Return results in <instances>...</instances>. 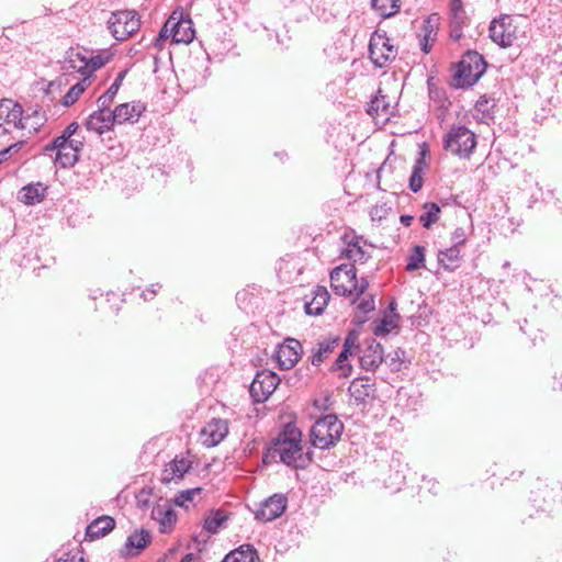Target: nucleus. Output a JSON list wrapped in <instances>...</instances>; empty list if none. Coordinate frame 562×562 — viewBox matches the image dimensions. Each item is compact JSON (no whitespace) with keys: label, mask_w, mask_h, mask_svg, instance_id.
<instances>
[{"label":"nucleus","mask_w":562,"mask_h":562,"mask_svg":"<svg viewBox=\"0 0 562 562\" xmlns=\"http://www.w3.org/2000/svg\"><path fill=\"white\" fill-rule=\"evenodd\" d=\"M488 64L484 56L473 49L463 53L461 59L453 65L454 74L451 86L464 89L474 86L485 74Z\"/></svg>","instance_id":"nucleus-1"},{"label":"nucleus","mask_w":562,"mask_h":562,"mask_svg":"<svg viewBox=\"0 0 562 562\" xmlns=\"http://www.w3.org/2000/svg\"><path fill=\"white\" fill-rule=\"evenodd\" d=\"M344 424L335 414H327L315 420L311 428V443L313 447L329 450L339 441Z\"/></svg>","instance_id":"nucleus-2"},{"label":"nucleus","mask_w":562,"mask_h":562,"mask_svg":"<svg viewBox=\"0 0 562 562\" xmlns=\"http://www.w3.org/2000/svg\"><path fill=\"white\" fill-rule=\"evenodd\" d=\"M476 145L475 133L464 125H452L442 138L443 149L462 159H469Z\"/></svg>","instance_id":"nucleus-3"},{"label":"nucleus","mask_w":562,"mask_h":562,"mask_svg":"<svg viewBox=\"0 0 562 562\" xmlns=\"http://www.w3.org/2000/svg\"><path fill=\"white\" fill-rule=\"evenodd\" d=\"M368 53L376 68H384L395 59L397 49L391 44L385 31L376 30L371 34Z\"/></svg>","instance_id":"nucleus-4"},{"label":"nucleus","mask_w":562,"mask_h":562,"mask_svg":"<svg viewBox=\"0 0 562 562\" xmlns=\"http://www.w3.org/2000/svg\"><path fill=\"white\" fill-rule=\"evenodd\" d=\"M109 29L117 41H125L139 30L140 21L135 10H124L112 13Z\"/></svg>","instance_id":"nucleus-5"},{"label":"nucleus","mask_w":562,"mask_h":562,"mask_svg":"<svg viewBox=\"0 0 562 562\" xmlns=\"http://www.w3.org/2000/svg\"><path fill=\"white\" fill-rule=\"evenodd\" d=\"M211 58L204 50H200L194 55H191L186 68L182 69L183 75L188 78L192 87L203 86L210 72Z\"/></svg>","instance_id":"nucleus-6"},{"label":"nucleus","mask_w":562,"mask_h":562,"mask_svg":"<svg viewBox=\"0 0 562 562\" xmlns=\"http://www.w3.org/2000/svg\"><path fill=\"white\" fill-rule=\"evenodd\" d=\"M280 383L278 374L270 370L258 371L250 386L249 393L255 403L266 402Z\"/></svg>","instance_id":"nucleus-7"},{"label":"nucleus","mask_w":562,"mask_h":562,"mask_svg":"<svg viewBox=\"0 0 562 562\" xmlns=\"http://www.w3.org/2000/svg\"><path fill=\"white\" fill-rule=\"evenodd\" d=\"M22 123V105L11 99L0 100V136L11 133L12 128L20 130Z\"/></svg>","instance_id":"nucleus-8"},{"label":"nucleus","mask_w":562,"mask_h":562,"mask_svg":"<svg viewBox=\"0 0 562 562\" xmlns=\"http://www.w3.org/2000/svg\"><path fill=\"white\" fill-rule=\"evenodd\" d=\"M348 394L353 400L356 406L366 408L369 401L376 397V387L373 378L369 375L355 378L348 386Z\"/></svg>","instance_id":"nucleus-9"},{"label":"nucleus","mask_w":562,"mask_h":562,"mask_svg":"<svg viewBox=\"0 0 562 562\" xmlns=\"http://www.w3.org/2000/svg\"><path fill=\"white\" fill-rule=\"evenodd\" d=\"M488 33L490 38L502 48L510 47L516 38L510 15L503 14L498 19H494L488 27Z\"/></svg>","instance_id":"nucleus-10"},{"label":"nucleus","mask_w":562,"mask_h":562,"mask_svg":"<svg viewBox=\"0 0 562 562\" xmlns=\"http://www.w3.org/2000/svg\"><path fill=\"white\" fill-rule=\"evenodd\" d=\"M288 507V497L282 493H276L262 501L255 512V518L262 522H269L279 518Z\"/></svg>","instance_id":"nucleus-11"},{"label":"nucleus","mask_w":562,"mask_h":562,"mask_svg":"<svg viewBox=\"0 0 562 562\" xmlns=\"http://www.w3.org/2000/svg\"><path fill=\"white\" fill-rule=\"evenodd\" d=\"M345 278L346 282L352 285L357 280V269L352 263H342L335 267L330 273V286L335 294L339 296H352V289L345 283H339V279Z\"/></svg>","instance_id":"nucleus-12"},{"label":"nucleus","mask_w":562,"mask_h":562,"mask_svg":"<svg viewBox=\"0 0 562 562\" xmlns=\"http://www.w3.org/2000/svg\"><path fill=\"white\" fill-rule=\"evenodd\" d=\"M302 345L294 338H288L276 350L274 358L280 370L293 368L301 358Z\"/></svg>","instance_id":"nucleus-13"},{"label":"nucleus","mask_w":562,"mask_h":562,"mask_svg":"<svg viewBox=\"0 0 562 562\" xmlns=\"http://www.w3.org/2000/svg\"><path fill=\"white\" fill-rule=\"evenodd\" d=\"M360 367L366 371H375L384 361L383 346L374 338L366 339L363 342V349H360Z\"/></svg>","instance_id":"nucleus-14"},{"label":"nucleus","mask_w":562,"mask_h":562,"mask_svg":"<svg viewBox=\"0 0 562 562\" xmlns=\"http://www.w3.org/2000/svg\"><path fill=\"white\" fill-rule=\"evenodd\" d=\"M83 140L85 137L63 142L58 154H56L55 164L61 168L74 167L79 160L80 151L83 149Z\"/></svg>","instance_id":"nucleus-15"},{"label":"nucleus","mask_w":562,"mask_h":562,"mask_svg":"<svg viewBox=\"0 0 562 562\" xmlns=\"http://www.w3.org/2000/svg\"><path fill=\"white\" fill-rule=\"evenodd\" d=\"M146 111V104L142 101H132L122 103L112 110V119L116 124L131 123L135 124L138 122L142 114Z\"/></svg>","instance_id":"nucleus-16"},{"label":"nucleus","mask_w":562,"mask_h":562,"mask_svg":"<svg viewBox=\"0 0 562 562\" xmlns=\"http://www.w3.org/2000/svg\"><path fill=\"white\" fill-rule=\"evenodd\" d=\"M113 113L111 106L108 109L99 108L93 111L86 120L85 127L88 131L95 132L99 135H102L105 132L112 130V127L116 124L112 119Z\"/></svg>","instance_id":"nucleus-17"},{"label":"nucleus","mask_w":562,"mask_h":562,"mask_svg":"<svg viewBox=\"0 0 562 562\" xmlns=\"http://www.w3.org/2000/svg\"><path fill=\"white\" fill-rule=\"evenodd\" d=\"M151 518L159 524L161 533H169L177 521L173 504L168 501L156 504L151 509Z\"/></svg>","instance_id":"nucleus-18"},{"label":"nucleus","mask_w":562,"mask_h":562,"mask_svg":"<svg viewBox=\"0 0 562 562\" xmlns=\"http://www.w3.org/2000/svg\"><path fill=\"white\" fill-rule=\"evenodd\" d=\"M228 434V425L224 419L211 420L201 431L203 445L211 448L217 446Z\"/></svg>","instance_id":"nucleus-19"},{"label":"nucleus","mask_w":562,"mask_h":562,"mask_svg":"<svg viewBox=\"0 0 562 562\" xmlns=\"http://www.w3.org/2000/svg\"><path fill=\"white\" fill-rule=\"evenodd\" d=\"M151 542V533L147 529L140 528L132 532L124 544L122 554L128 557H137L146 549Z\"/></svg>","instance_id":"nucleus-20"},{"label":"nucleus","mask_w":562,"mask_h":562,"mask_svg":"<svg viewBox=\"0 0 562 562\" xmlns=\"http://www.w3.org/2000/svg\"><path fill=\"white\" fill-rule=\"evenodd\" d=\"M194 36L195 31L191 18H183L182 12H180L179 16L176 15V20L171 25L172 42L189 44L194 40Z\"/></svg>","instance_id":"nucleus-21"},{"label":"nucleus","mask_w":562,"mask_h":562,"mask_svg":"<svg viewBox=\"0 0 562 562\" xmlns=\"http://www.w3.org/2000/svg\"><path fill=\"white\" fill-rule=\"evenodd\" d=\"M440 24V15L438 13L429 14L422 24L423 36L419 40L420 50L424 54H429L432 44L436 41L438 27Z\"/></svg>","instance_id":"nucleus-22"},{"label":"nucleus","mask_w":562,"mask_h":562,"mask_svg":"<svg viewBox=\"0 0 562 562\" xmlns=\"http://www.w3.org/2000/svg\"><path fill=\"white\" fill-rule=\"evenodd\" d=\"M361 237L350 236L345 233L341 237L345 247L341 249V257L348 258L353 262L364 263L370 255L364 250V248L360 245Z\"/></svg>","instance_id":"nucleus-23"},{"label":"nucleus","mask_w":562,"mask_h":562,"mask_svg":"<svg viewBox=\"0 0 562 562\" xmlns=\"http://www.w3.org/2000/svg\"><path fill=\"white\" fill-rule=\"evenodd\" d=\"M330 300V294L325 286L317 285L312 291V297L305 296L304 311L307 315L318 316L323 314Z\"/></svg>","instance_id":"nucleus-24"},{"label":"nucleus","mask_w":562,"mask_h":562,"mask_svg":"<svg viewBox=\"0 0 562 562\" xmlns=\"http://www.w3.org/2000/svg\"><path fill=\"white\" fill-rule=\"evenodd\" d=\"M112 58L111 53H100L93 56H90L88 59V64L86 66H66L65 70L67 71H76L80 74L83 78H87L88 81H90V78L93 76V74L102 68L104 65H106Z\"/></svg>","instance_id":"nucleus-25"},{"label":"nucleus","mask_w":562,"mask_h":562,"mask_svg":"<svg viewBox=\"0 0 562 562\" xmlns=\"http://www.w3.org/2000/svg\"><path fill=\"white\" fill-rule=\"evenodd\" d=\"M340 342L339 336L328 335L318 341L316 347L312 349L311 363L315 367L322 364L330 353L338 347Z\"/></svg>","instance_id":"nucleus-26"},{"label":"nucleus","mask_w":562,"mask_h":562,"mask_svg":"<svg viewBox=\"0 0 562 562\" xmlns=\"http://www.w3.org/2000/svg\"><path fill=\"white\" fill-rule=\"evenodd\" d=\"M496 100L487 94H483L475 102L473 117L484 124H488L495 117Z\"/></svg>","instance_id":"nucleus-27"},{"label":"nucleus","mask_w":562,"mask_h":562,"mask_svg":"<svg viewBox=\"0 0 562 562\" xmlns=\"http://www.w3.org/2000/svg\"><path fill=\"white\" fill-rule=\"evenodd\" d=\"M115 527V520L111 516L95 518L86 528V538L90 541L97 540L110 533Z\"/></svg>","instance_id":"nucleus-28"},{"label":"nucleus","mask_w":562,"mask_h":562,"mask_svg":"<svg viewBox=\"0 0 562 562\" xmlns=\"http://www.w3.org/2000/svg\"><path fill=\"white\" fill-rule=\"evenodd\" d=\"M190 468L191 462L189 460L186 458H176L166 465L162 472L161 482L168 484L175 479L181 480Z\"/></svg>","instance_id":"nucleus-29"},{"label":"nucleus","mask_w":562,"mask_h":562,"mask_svg":"<svg viewBox=\"0 0 562 562\" xmlns=\"http://www.w3.org/2000/svg\"><path fill=\"white\" fill-rule=\"evenodd\" d=\"M47 187L42 182L29 183L19 192V200L26 205H34L44 200Z\"/></svg>","instance_id":"nucleus-30"},{"label":"nucleus","mask_w":562,"mask_h":562,"mask_svg":"<svg viewBox=\"0 0 562 562\" xmlns=\"http://www.w3.org/2000/svg\"><path fill=\"white\" fill-rule=\"evenodd\" d=\"M47 122L45 112L42 111L40 105L29 108L26 112L23 110V123L20 130L29 128L30 132L37 133L42 126Z\"/></svg>","instance_id":"nucleus-31"},{"label":"nucleus","mask_w":562,"mask_h":562,"mask_svg":"<svg viewBox=\"0 0 562 562\" xmlns=\"http://www.w3.org/2000/svg\"><path fill=\"white\" fill-rule=\"evenodd\" d=\"M127 72V68L121 70L115 77L112 85L106 89V91L98 98L97 104L99 108L108 109L109 106H111Z\"/></svg>","instance_id":"nucleus-32"},{"label":"nucleus","mask_w":562,"mask_h":562,"mask_svg":"<svg viewBox=\"0 0 562 562\" xmlns=\"http://www.w3.org/2000/svg\"><path fill=\"white\" fill-rule=\"evenodd\" d=\"M301 446L300 442L277 446L279 461L290 468L297 469V454L301 451Z\"/></svg>","instance_id":"nucleus-33"},{"label":"nucleus","mask_w":562,"mask_h":562,"mask_svg":"<svg viewBox=\"0 0 562 562\" xmlns=\"http://www.w3.org/2000/svg\"><path fill=\"white\" fill-rule=\"evenodd\" d=\"M424 155L425 153L422 151L420 157L415 160L412 173L408 179V188L414 193L419 192L424 184L423 172L427 166Z\"/></svg>","instance_id":"nucleus-34"},{"label":"nucleus","mask_w":562,"mask_h":562,"mask_svg":"<svg viewBox=\"0 0 562 562\" xmlns=\"http://www.w3.org/2000/svg\"><path fill=\"white\" fill-rule=\"evenodd\" d=\"M460 259V248L457 245L438 252V262L447 271L456 270L459 267Z\"/></svg>","instance_id":"nucleus-35"},{"label":"nucleus","mask_w":562,"mask_h":562,"mask_svg":"<svg viewBox=\"0 0 562 562\" xmlns=\"http://www.w3.org/2000/svg\"><path fill=\"white\" fill-rule=\"evenodd\" d=\"M302 441V432L293 423H288L283 426L282 430L276 438L272 439L274 446L290 445L292 442Z\"/></svg>","instance_id":"nucleus-36"},{"label":"nucleus","mask_w":562,"mask_h":562,"mask_svg":"<svg viewBox=\"0 0 562 562\" xmlns=\"http://www.w3.org/2000/svg\"><path fill=\"white\" fill-rule=\"evenodd\" d=\"M229 515L227 512L223 509H216L211 513L210 516L204 518L203 528L209 533H217L218 530L224 526V524L228 520Z\"/></svg>","instance_id":"nucleus-37"},{"label":"nucleus","mask_w":562,"mask_h":562,"mask_svg":"<svg viewBox=\"0 0 562 562\" xmlns=\"http://www.w3.org/2000/svg\"><path fill=\"white\" fill-rule=\"evenodd\" d=\"M423 209L424 212L419 215L418 220L423 227L429 229L439 220L441 210L435 202H426Z\"/></svg>","instance_id":"nucleus-38"},{"label":"nucleus","mask_w":562,"mask_h":562,"mask_svg":"<svg viewBox=\"0 0 562 562\" xmlns=\"http://www.w3.org/2000/svg\"><path fill=\"white\" fill-rule=\"evenodd\" d=\"M351 353L341 350L330 367V371L337 372L339 378H348L352 373V364L349 362Z\"/></svg>","instance_id":"nucleus-39"},{"label":"nucleus","mask_w":562,"mask_h":562,"mask_svg":"<svg viewBox=\"0 0 562 562\" xmlns=\"http://www.w3.org/2000/svg\"><path fill=\"white\" fill-rule=\"evenodd\" d=\"M371 7L380 16L386 19L400 10V0H371Z\"/></svg>","instance_id":"nucleus-40"},{"label":"nucleus","mask_w":562,"mask_h":562,"mask_svg":"<svg viewBox=\"0 0 562 562\" xmlns=\"http://www.w3.org/2000/svg\"><path fill=\"white\" fill-rule=\"evenodd\" d=\"M90 81L87 80V78H82L80 81H78L76 85L70 87L68 92L63 97L61 104L65 108L71 106L79 97L85 92V90L89 87Z\"/></svg>","instance_id":"nucleus-41"},{"label":"nucleus","mask_w":562,"mask_h":562,"mask_svg":"<svg viewBox=\"0 0 562 562\" xmlns=\"http://www.w3.org/2000/svg\"><path fill=\"white\" fill-rule=\"evenodd\" d=\"M425 267V247L416 245L407 257L406 270L412 272Z\"/></svg>","instance_id":"nucleus-42"},{"label":"nucleus","mask_w":562,"mask_h":562,"mask_svg":"<svg viewBox=\"0 0 562 562\" xmlns=\"http://www.w3.org/2000/svg\"><path fill=\"white\" fill-rule=\"evenodd\" d=\"M393 328H397V322L393 319L386 312L380 319L373 322L372 331L375 336H386Z\"/></svg>","instance_id":"nucleus-43"},{"label":"nucleus","mask_w":562,"mask_h":562,"mask_svg":"<svg viewBox=\"0 0 562 562\" xmlns=\"http://www.w3.org/2000/svg\"><path fill=\"white\" fill-rule=\"evenodd\" d=\"M379 93H381V90H379ZM386 97L379 94L375 98H373L368 106L367 112L369 114H378V115H389L390 114V104L385 101Z\"/></svg>","instance_id":"nucleus-44"},{"label":"nucleus","mask_w":562,"mask_h":562,"mask_svg":"<svg viewBox=\"0 0 562 562\" xmlns=\"http://www.w3.org/2000/svg\"><path fill=\"white\" fill-rule=\"evenodd\" d=\"M88 50L83 49V52L75 50L74 48H69L66 53V57L63 64V69L66 66L77 65V66H86L88 64L89 56L87 55Z\"/></svg>","instance_id":"nucleus-45"},{"label":"nucleus","mask_w":562,"mask_h":562,"mask_svg":"<svg viewBox=\"0 0 562 562\" xmlns=\"http://www.w3.org/2000/svg\"><path fill=\"white\" fill-rule=\"evenodd\" d=\"M450 10V23H465L467 13L463 8V3L461 0H450L449 2Z\"/></svg>","instance_id":"nucleus-46"},{"label":"nucleus","mask_w":562,"mask_h":562,"mask_svg":"<svg viewBox=\"0 0 562 562\" xmlns=\"http://www.w3.org/2000/svg\"><path fill=\"white\" fill-rule=\"evenodd\" d=\"M176 15H178V11H173L169 19L165 22L162 27L160 29L159 33L154 40V45L158 48H160L164 43L171 36V25L173 21L176 20Z\"/></svg>","instance_id":"nucleus-47"},{"label":"nucleus","mask_w":562,"mask_h":562,"mask_svg":"<svg viewBox=\"0 0 562 562\" xmlns=\"http://www.w3.org/2000/svg\"><path fill=\"white\" fill-rule=\"evenodd\" d=\"M201 492L202 487L180 491L172 499V504L179 507H187V503H192L194 501V496Z\"/></svg>","instance_id":"nucleus-48"},{"label":"nucleus","mask_w":562,"mask_h":562,"mask_svg":"<svg viewBox=\"0 0 562 562\" xmlns=\"http://www.w3.org/2000/svg\"><path fill=\"white\" fill-rule=\"evenodd\" d=\"M232 552H240L236 557L238 562H256L259 560L258 552L252 544H243L238 549L233 550Z\"/></svg>","instance_id":"nucleus-49"},{"label":"nucleus","mask_w":562,"mask_h":562,"mask_svg":"<svg viewBox=\"0 0 562 562\" xmlns=\"http://www.w3.org/2000/svg\"><path fill=\"white\" fill-rule=\"evenodd\" d=\"M404 357L405 351L398 348L393 353L384 356V361L387 363L392 371H400L401 363L404 361Z\"/></svg>","instance_id":"nucleus-50"},{"label":"nucleus","mask_w":562,"mask_h":562,"mask_svg":"<svg viewBox=\"0 0 562 562\" xmlns=\"http://www.w3.org/2000/svg\"><path fill=\"white\" fill-rule=\"evenodd\" d=\"M358 331L356 329L350 330L342 344L344 351H347L352 355L353 350H360L361 346L358 342Z\"/></svg>","instance_id":"nucleus-51"},{"label":"nucleus","mask_w":562,"mask_h":562,"mask_svg":"<svg viewBox=\"0 0 562 562\" xmlns=\"http://www.w3.org/2000/svg\"><path fill=\"white\" fill-rule=\"evenodd\" d=\"M368 288L369 280L366 277H361L360 280L357 279L355 283L349 288L352 289V295H355L351 303L355 304L358 301V299L366 293Z\"/></svg>","instance_id":"nucleus-52"},{"label":"nucleus","mask_w":562,"mask_h":562,"mask_svg":"<svg viewBox=\"0 0 562 562\" xmlns=\"http://www.w3.org/2000/svg\"><path fill=\"white\" fill-rule=\"evenodd\" d=\"M375 310V295L368 294L357 304V311L363 315Z\"/></svg>","instance_id":"nucleus-53"},{"label":"nucleus","mask_w":562,"mask_h":562,"mask_svg":"<svg viewBox=\"0 0 562 562\" xmlns=\"http://www.w3.org/2000/svg\"><path fill=\"white\" fill-rule=\"evenodd\" d=\"M79 130V124L77 122H71L63 132L60 135H58L60 137V139L63 142H66V140H74V139H77L76 136L77 135V132Z\"/></svg>","instance_id":"nucleus-54"},{"label":"nucleus","mask_w":562,"mask_h":562,"mask_svg":"<svg viewBox=\"0 0 562 562\" xmlns=\"http://www.w3.org/2000/svg\"><path fill=\"white\" fill-rule=\"evenodd\" d=\"M313 454H314V452L312 450L304 452L303 448L301 447V451L297 454V459H299L297 469H306L313 461Z\"/></svg>","instance_id":"nucleus-55"},{"label":"nucleus","mask_w":562,"mask_h":562,"mask_svg":"<svg viewBox=\"0 0 562 562\" xmlns=\"http://www.w3.org/2000/svg\"><path fill=\"white\" fill-rule=\"evenodd\" d=\"M452 241L453 245H457V247H460L465 244L467 241V234L465 231L462 227H457L452 233Z\"/></svg>","instance_id":"nucleus-56"},{"label":"nucleus","mask_w":562,"mask_h":562,"mask_svg":"<svg viewBox=\"0 0 562 562\" xmlns=\"http://www.w3.org/2000/svg\"><path fill=\"white\" fill-rule=\"evenodd\" d=\"M278 457V449L274 443H272L271 447L267 448L262 456V462L265 464H269L272 461H276V458Z\"/></svg>","instance_id":"nucleus-57"},{"label":"nucleus","mask_w":562,"mask_h":562,"mask_svg":"<svg viewBox=\"0 0 562 562\" xmlns=\"http://www.w3.org/2000/svg\"><path fill=\"white\" fill-rule=\"evenodd\" d=\"M23 144H24L23 140H19V142H16L14 144H11L10 146L4 148L3 150H0V164H2L4 160H7L8 154L11 150L19 151L22 148Z\"/></svg>","instance_id":"nucleus-58"},{"label":"nucleus","mask_w":562,"mask_h":562,"mask_svg":"<svg viewBox=\"0 0 562 562\" xmlns=\"http://www.w3.org/2000/svg\"><path fill=\"white\" fill-rule=\"evenodd\" d=\"M463 25H464L463 23H458V24L450 23V34H449V37L453 42H458L462 37V35H463V33H462Z\"/></svg>","instance_id":"nucleus-59"},{"label":"nucleus","mask_w":562,"mask_h":562,"mask_svg":"<svg viewBox=\"0 0 562 562\" xmlns=\"http://www.w3.org/2000/svg\"><path fill=\"white\" fill-rule=\"evenodd\" d=\"M61 144L63 140L60 139V137L56 136L50 143L43 147V153L47 154L50 151H56V154H58Z\"/></svg>","instance_id":"nucleus-60"},{"label":"nucleus","mask_w":562,"mask_h":562,"mask_svg":"<svg viewBox=\"0 0 562 562\" xmlns=\"http://www.w3.org/2000/svg\"><path fill=\"white\" fill-rule=\"evenodd\" d=\"M546 491H539V493L532 492V495H535L533 498H530V501L533 503L532 506L537 507L538 510L547 512L549 509V504L547 499L543 497V504H538V496L544 494Z\"/></svg>","instance_id":"nucleus-61"},{"label":"nucleus","mask_w":562,"mask_h":562,"mask_svg":"<svg viewBox=\"0 0 562 562\" xmlns=\"http://www.w3.org/2000/svg\"><path fill=\"white\" fill-rule=\"evenodd\" d=\"M148 494L143 490L137 496V506L140 508V509H146L149 507V499H148Z\"/></svg>","instance_id":"nucleus-62"},{"label":"nucleus","mask_w":562,"mask_h":562,"mask_svg":"<svg viewBox=\"0 0 562 562\" xmlns=\"http://www.w3.org/2000/svg\"><path fill=\"white\" fill-rule=\"evenodd\" d=\"M396 308H397L396 300L394 297H392L391 301L387 304V307H386L385 312L386 313L389 312L390 316L393 317V319H395L397 322L400 319V315L396 312Z\"/></svg>","instance_id":"nucleus-63"},{"label":"nucleus","mask_w":562,"mask_h":562,"mask_svg":"<svg viewBox=\"0 0 562 562\" xmlns=\"http://www.w3.org/2000/svg\"><path fill=\"white\" fill-rule=\"evenodd\" d=\"M65 558H59L56 562H79V558L76 554L65 553Z\"/></svg>","instance_id":"nucleus-64"}]
</instances>
